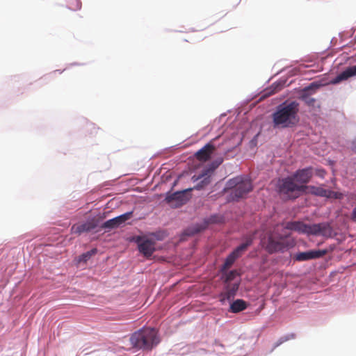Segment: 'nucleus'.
Segmentation results:
<instances>
[{"instance_id": "1", "label": "nucleus", "mask_w": 356, "mask_h": 356, "mask_svg": "<svg viewBox=\"0 0 356 356\" xmlns=\"http://www.w3.org/2000/svg\"><path fill=\"white\" fill-rule=\"evenodd\" d=\"M299 104L296 101L279 105L272 115L274 128L285 129L296 127L299 122Z\"/></svg>"}, {"instance_id": "2", "label": "nucleus", "mask_w": 356, "mask_h": 356, "mask_svg": "<svg viewBox=\"0 0 356 356\" xmlns=\"http://www.w3.org/2000/svg\"><path fill=\"white\" fill-rule=\"evenodd\" d=\"M134 347L143 350H152L160 341L156 330L150 327L134 332L130 338Z\"/></svg>"}, {"instance_id": "3", "label": "nucleus", "mask_w": 356, "mask_h": 356, "mask_svg": "<svg viewBox=\"0 0 356 356\" xmlns=\"http://www.w3.org/2000/svg\"><path fill=\"white\" fill-rule=\"evenodd\" d=\"M286 228L301 234L323 236H330L332 232L331 226L327 222L309 225L299 221H295L289 222Z\"/></svg>"}, {"instance_id": "4", "label": "nucleus", "mask_w": 356, "mask_h": 356, "mask_svg": "<svg viewBox=\"0 0 356 356\" xmlns=\"http://www.w3.org/2000/svg\"><path fill=\"white\" fill-rule=\"evenodd\" d=\"M277 191L284 199H296L301 192L305 191V186L297 184L291 177L279 179L277 184Z\"/></svg>"}, {"instance_id": "5", "label": "nucleus", "mask_w": 356, "mask_h": 356, "mask_svg": "<svg viewBox=\"0 0 356 356\" xmlns=\"http://www.w3.org/2000/svg\"><path fill=\"white\" fill-rule=\"evenodd\" d=\"M227 185L232 188L231 195L234 200L244 197L252 190L251 181L243 177H236L230 179Z\"/></svg>"}, {"instance_id": "6", "label": "nucleus", "mask_w": 356, "mask_h": 356, "mask_svg": "<svg viewBox=\"0 0 356 356\" xmlns=\"http://www.w3.org/2000/svg\"><path fill=\"white\" fill-rule=\"evenodd\" d=\"M222 163V159L220 158L213 161L207 167L203 169L198 175H193L192 179L193 181L200 180V181L193 188L196 190L202 189L211 182V177L215 170Z\"/></svg>"}, {"instance_id": "7", "label": "nucleus", "mask_w": 356, "mask_h": 356, "mask_svg": "<svg viewBox=\"0 0 356 356\" xmlns=\"http://www.w3.org/2000/svg\"><path fill=\"white\" fill-rule=\"evenodd\" d=\"M255 233H253L245 238V241L234 249L226 258L222 267V271L229 268L234 261L246 251L248 248L252 245L254 238Z\"/></svg>"}, {"instance_id": "8", "label": "nucleus", "mask_w": 356, "mask_h": 356, "mask_svg": "<svg viewBox=\"0 0 356 356\" xmlns=\"http://www.w3.org/2000/svg\"><path fill=\"white\" fill-rule=\"evenodd\" d=\"M261 243L269 253L282 251L293 245V242L289 241L286 237L275 239L272 235L268 236L267 243L264 238L261 239Z\"/></svg>"}, {"instance_id": "9", "label": "nucleus", "mask_w": 356, "mask_h": 356, "mask_svg": "<svg viewBox=\"0 0 356 356\" xmlns=\"http://www.w3.org/2000/svg\"><path fill=\"white\" fill-rule=\"evenodd\" d=\"M192 190L193 188H188L186 190L173 193L170 195H168L166 197L165 200L168 204H170L172 207H180L185 204L190 200L191 195L188 193Z\"/></svg>"}, {"instance_id": "10", "label": "nucleus", "mask_w": 356, "mask_h": 356, "mask_svg": "<svg viewBox=\"0 0 356 356\" xmlns=\"http://www.w3.org/2000/svg\"><path fill=\"white\" fill-rule=\"evenodd\" d=\"M136 242L138 244L139 252L147 258L150 257L156 250L155 242L152 239L138 236Z\"/></svg>"}, {"instance_id": "11", "label": "nucleus", "mask_w": 356, "mask_h": 356, "mask_svg": "<svg viewBox=\"0 0 356 356\" xmlns=\"http://www.w3.org/2000/svg\"><path fill=\"white\" fill-rule=\"evenodd\" d=\"M305 189H308L309 193L317 196L326 197L328 198L333 199H341L343 197L342 193L330 190H326L322 187H316L312 186H305Z\"/></svg>"}, {"instance_id": "12", "label": "nucleus", "mask_w": 356, "mask_h": 356, "mask_svg": "<svg viewBox=\"0 0 356 356\" xmlns=\"http://www.w3.org/2000/svg\"><path fill=\"white\" fill-rule=\"evenodd\" d=\"M327 253V250H312L307 252H302L296 254V261H307L313 259L321 258Z\"/></svg>"}, {"instance_id": "13", "label": "nucleus", "mask_w": 356, "mask_h": 356, "mask_svg": "<svg viewBox=\"0 0 356 356\" xmlns=\"http://www.w3.org/2000/svg\"><path fill=\"white\" fill-rule=\"evenodd\" d=\"M312 168H307L302 170H297L292 176L293 180L297 182V184H300V185H303L308 183L310 179L312 177Z\"/></svg>"}, {"instance_id": "14", "label": "nucleus", "mask_w": 356, "mask_h": 356, "mask_svg": "<svg viewBox=\"0 0 356 356\" xmlns=\"http://www.w3.org/2000/svg\"><path fill=\"white\" fill-rule=\"evenodd\" d=\"M131 213H126L118 217L110 219L102 225V227L104 229L117 228L123 225L131 217Z\"/></svg>"}, {"instance_id": "15", "label": "nucleus", "mask_w": 356, "mask_h": 356, "mask_svg": "<svg viewBox=\"0 0 356 356\" xmlns=\"http://www.w3.org/2000/svg\"><path fill=\"white\" fill-rule=\"evenodd\" d=\"M97 226V223L96 220L92 219L83 223L74 225L71 228V232L72 234L79 235L83 232H90L91 230L96 228Z\"/></svg>"}, {"instance_id": "16", "label": "nucleus", "mask_w": 356, "mask_h": 356, "mask_svg": "<svg viewBox=\"0 0 356 356\" xmlns=\"http://www.w3.org/2000/svg\"><path fill=\"white\" fill-rule=\"evenodd\" d=\"M215 149V146L211 143H209L198 150L195 155L198 161H207L210 159Z\"/></svg>"}, {"instance_id": "17", "label": "nucleus", "mask_w": 356, "mask_h": 356, "mask_svg": "<svg viewBox=\"0 0 356 356\" xmlns=\"http://www.w3.org/2000/svg\"><path fill=\"white\" fill-rule=\"evenodd\" d=\"M226 284L225 291L221 293V301L234 298L239 287V282Z\"/></svg>"}, {"instance_id": "18", "label": "nucleus", "mask_w": 356, "mask_h": 356, "mask_svg": "<svg viewBox=\"0 0 356 356\" xmlns=\"http://www.w3.org/2000/svg\"><path fill=\"white\" fill-rule=\"evenodd\" d=\"M355 74H356V65L340 73L334 79L332 83L334 84L338 83L343 80H346Z\"/></svg>"}, {"instance_id": "19", "label": "nucleus", "mask_w": 356, "mask_h": 356, "mask_svg": "<svg viewBox=\"0 0 356 356\" xmlns=\"http://www.w3.org/2000/svg\"><path fill=\"white\" fill-rule=\"evenodd\" d=\"M248 307L247 302L242 299H237L234 300L229 307V312L232 313H238L245 310Z\"/></svg>"}, {"instance_id": "20", "label": "nucleus", "mask_w": 356, "mask_h": 356, "mask_svg": "<svg viewBox=\"0 0 356 356\" xmlns=\"http://www.w3.org/2000/svg\"><path fill=\"white\" fill-rule=\"evenodd\" d=\"M205 228L204 226L200 225H195L193 227H188L184 231V234L186 236H192L195 234H197L200 232L202 230H203Z\"/></svg>"}, {"instance_id": "21", "label": "nucleus", "mask_w": 356, "mask_h": 356, "mask_svg": "<svg viewBox=\"0 0 356 356\" xmlns=\"http://www.w3.org/2000/svg\"><path fill=\"white\" fill-rule=\"evenodd\" d=\"M67 6L72 10H78L81 8L80 0H67Z\"/></svg>"}, {"instance_id": "22", "label": "nucleus", "mask_w": 356, "mask_h": 356, "mask_svg": "<svg viewBox=\"0 0 356 356\" xmlns=\"http://www.w3.org/2000/svg\"><path fill=\"white\" fill-rule=\"evenodd\" d=\"M238 273L236 270H231L226 273L225 277V283H231L232 280L236 277V275H238Z\"/></svg>"}, {"instance_id": "23", "label": "nucleus", "mask_w": 356, "mask_h": 356, "mask_svg": "<svg viewBox=\"0 0 356 356\" xmlns=\"http://www.w3.org/2000/svg\"><path fill=\"white\" fill-rule=\"evenodd\" d=\"M302 99L305 102V103L309 106H314L316 103V99L313 97H311L308 95H303L302 96Z\"/></svg>"}, {"instance_id": "24", "label": "nucleus", "mask_w": 356, "mask_h": 356, "mask_svg": "<svg viewBox=\"0 0 356 356\" xmlns=\"http://www.w3.org/2000/svg\"><path fill=\"white\" fill-rule=\"evenodd\" d=\"M90 257V254L87 252L80 256L79 261L86 262Z\"/></svg>"}, {"instance_id": "25", "label": "nucleus", "mask_w": 356, "mask_h": 356, "mask_svg": "<svg viewBox=\"0 0 356 356\" xmlns=\"http://www.w3.org/2000/svg\"><path fill=\"white\" fill-rule=\"evenodd\" d=\"M326 172L324 169H317L316 174L320 177L323 178L325 177Z\"/></svg>"}, {"instance_id": "26", "label": "nucleus", "mask_w": 356, "mask_h": 356, "mask_svg": "<svg viewBox=\"0 0 356 356\" xmlns=\"http://www.w3.org/2000/svg\"><path fill=\"white\" fill-rule=\"evenodd\" d=\"M352 219L356 222V207L353 209L352 213Z\"/></svg>"}, {"instance_id": "27", "label": "nucleus", "mask_w": 356, "mask_h": 356, "mask_svg": "<svg viewBox=\"0 0 356 356\" xmlns=\"http://www.w3.org/2000/svg\"><path fill=\"white\" fill-rule=\"evenodd\" d=\"M88 252L89 254H90V257H92V255H94L96 252H97V250L95 248V249H92L90 251H88Z\"/></svg>"}, {"instance_id": "28", "label": "nucleus", "mask_w": 356, "mask_h": 356, "mask_svg": "<svg viewBox=\"0 0 356 356\" xmlns=\"http://www.w3.org/2000/svg\"><path fill=\"white\" fill-rule=\"evenodd\" d=\"M314 83H312L309 87L306 88L305 89V90L306 91V90H310V89H312V88H314Z\"/></svg>"}, {"instance_id": "29", "label": "nucleus", "mask_w": 356, "mask_h": 356, "mask_svg": "<svg viewBox=\"0 0 356 356\" xmlns=\"http://www.w3.org/2000/svg\"><path fill=\"white\" fill-rule=\"evenodd\" d=\"M353 151L356 153V140L353 143Z\"/></svg>"}]
</instances>
